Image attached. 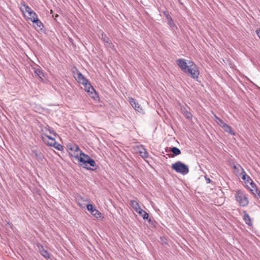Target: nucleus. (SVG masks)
I'll use <instances>...</instances> for the list:
<instances>
[{"instance_id":"f03ea898","label":"nucleus","mask_w":260,"mask_h":260,"mask_svg":"<svg viewBox=\"0 0 260 260\" xmlns=\"http://www.w3.org/2000/svg\"><path fill=\"white\" fill-rule=\"evenodd\" d=\"M72 156L75 157L80 162V165L87 170H95L96 169V165L94 160L89 155L85 154L82 151L78 153L71 154Z\"/></svg>"},{"instance_id":"6ab92c4d","label":"nucleus","mask_w":260,"mask_h":260,"mask_svg":"<svg viewBox=\"0 0 260 260\" xmlns=\"http://www.w3.org/2000/svg\"><path fill=\"white\" fill-rule=\"evenodd\" d=\"M131 205L136 212L141 208L139 203L135 200L131 201Z\"/></svg>"},{"instance_id":"cd10ccee","label":"nucleus","mask_w":260,"mask_h":260,"mask_svg":"<svg viewBox=\"0 0 260 260\" xmlns=\"http://www.w3.org/2000/svg\"><path fill=\"white\" fill-rule=\"evenodd\" d=\"M164 14L166 15V18L168 20V21H169V20H171L172 19V18L171 17V16L169 15V14L166 13V12H164Z\"/></svg>"},{"instance_id":"b1692460","label":"nucleus","mask_w":260,"mask_h":260,"mask_svg":"<svg viewBox=\"0 0 260 260\" xmlns=\"http://www.w3.org/2000/svg\"><path fill=\"white\" fill-rule=\"evenodd\" d=\"M216 118V121L218 123V125H219L222 128L223 127V125H225L226 123L224 122V121L219 118V117L215 116Z\"/></svg>"},{"instance_id":"4468645a","label":"nucleus","mask_w":260,"mask_h":260,"mask_svg":"<svg viewBox=\"0 0 260 260\" xmlns=\"http://www.w3.org/2000/svg\"><path fill=\"white\" fill-rule=\"evenodd\" d=\"M68 148L71 151L69 152L71 156H72L71 154H74V153L77 154L78 152H80V151H81L79 147L75 144L68 145Z\"/></svg>"},{"instance_id":"bb28decb","label":"nucleus","mask_w":260,"mask_h":260,"mask_svg":"<svg viewBox=\"0 0 260 260\" xmlns=\"http://www.w3.org/2000/svg\"><path fill=\"white\" fill-rule=\"evenodd\" d=\"M168 24L170 25L171 27H174L175 26V24L173 21V19L168 21Z\"/></svg>"},{"instance_id":"a878e982","label":"nucleus","mask_w":260,"mask_h":260,"mask_svg":"<svg viewBox=\"0 0 260 260\" xmlns=\"http://www.w3.org/2000/svg\"><path fill=\"white\" fill-rule=\"evenodd\" d=\"M141 156L143 158H147L148 157V153L144 149V151L140 152Z\"/></svg>"},{"instance_id":"f3484780","label":"nucleus","mask_w":260,"mask_h":260,"mask_svg":"<svg viewBox=\"0 0 260 260\" xmlns=\"http://www.w3.org/2000/svg\"><path fill=\"white\" fill-rule=\"evenodd\" d=\"M42 131L43 133H46V132L49 133V134L56 136V134L52 128L49 126H44L42 128Z\"/></svg>"},{"instance_id":"7ed1b4c3","label":"nucleus","mask_w":260,"mask_h":260,"mask_svg":"<svg viewBox=\"0 0 260 260\" xmlns=\"http://www.w3.org/2000/svg\"><path fill=\"white\" fill-rule=\"evenodd\" d=\"M76 79L79 83L82 84L84 86L85 90L89 93V96L91 98L94 100H96V99L98 98V96L95 90L91 86L88 80L79 71L77 72Z\"/></svg>"},{"instance_id":"6e6552de","label":"nucleus","mask_w":260,"mask_h":260,"mask_svg":"<svg viewBox=\"0 0 260 260\" xmlns=\"http://www.w3.org/2000/svg\"><path fill=\"white\" fill-rule=\"evenodd\" d=\"M181 110L182 113L184 115V116L186 118H187L188 119H191V118L192 117V115L191 113V112L190 111V109L188 107H187L186 105L183 106L181 107Z\"/></svg>"},{"instance_id":"a211bd4d","label":"nucleus","mask_w":260,"mask_h":260,"mask_svg":"<svg viewBox=\"0 0 260 260\" xmlns=\"http://www.w3.org/2000/svg\"><path fill=\"white\" fill-rule=\"evenodd\" d=\"M223 130L226 133L231 134L232 135H235V133L233 131L231 126L228 124L223 125V127H222Z\"/></svg>"},{"instance_id":"2eb2a0df","label":"nucleus","mask_w":260,"mask_h":260,"mask_svg":"<svg viewBox=\"0 0 260 260\" xmlns=\"http://www.w3.org/2000/svg\"><path fill=\"white\" fill-rule=\"evenodd\" d=\"M137 213H138L140 215L142 216L144 219H147L149 222H151V219L149 218V214L141 208L138 210Z\"/></svg>"},{"instance_id":"ddd939ff","label":"nucleus","mask_w":260,"mask_h":260,"mask_svg":"<svg viewBox=\"0 0 260 260\" xmlns=\"http://www.w3.org/2000/svg\"><path fill=\"white\" fill-rule=\"evenodd\" d=\"M243 219L245 223L249 226H252L253 225L252 221L251 218L250 217L248 214L247 213L246 211H244L243 212Z\"/></svg>"},{"instance_id":"9b49d317","label":"nucleus","mask_w":260,"mask_h":260,"mask_svg":"<svg viewBox=\"0 0 260 260\" xmlns=\"http://www.w3.org/2000/svg\"><path fill=\"white\" fill-rule=\"evenodd\" d=\"M38 247L41 254L44 256L45 258L47 259H49L50 258V255L49 253L47 250L44 249V247L41 245H38Z\"/></svg>"},{"instance_id":"393cba45","label":"nucleus","mask_w":260,"mask_h":260,"mask_svg":"<svg viewBox=\"0 0 260 260\" xmlns=\"http://www.w3.org/2000/svg\"><path fill=\"white\" fill-rule=\"evenodd\" d=\"M52 146H54L56 149H57L58 150H61V149H63V146L57 143L56 142V141L53 142Z\"/></svg>"},{"instance_id":"0eeeda50","label":"nucleus","mask_w":260,"mask_h":260,"mask_svg":"<svg viewBox=\"0 0 260 260\" xmlns=\"http://www.w3.org/2000/svg\"><path fill=\"white\" fill-rule=\"evenodd\" d=\"M42 139L44 142L49 146H52L53 142L55 141V138L48 136L46 133L42 134Z\"/></svg>"},{"instance_id":"aec40b11","label":"nucleus","mask_w":260,"mask_h":260,"mask_svg":"<svg viewBox=\"0 0 260 260\" xmlns=\"http://www.w3.org/2000/svg\"><path fill=\"white\" fill-rule=\"evenodd\" d=\"M35 73L40 79H41L42 81L43 80V78L45 77V74L41 69L39 68L36 69L35 70Z\"/></svg>"},{"instance_id":"412c9836","label":"nucleus","mask_w":260,"mask_h":260,"mask_svg":"<svg viewBox=\"0 0 260 260\" xmlns=\"http://www.w3.org/2000/svg\"><path fill=\"white\" fill-rule=\"evenodd\" d=\"M28 15V16H27V19L30 20L31 21H33L34 18V19H38V18L37 14L32 10L30 12H29Z\"/></svg>"},{"instance_id":"f257e3e1","label":"nucleus","mask_w":260,"mask_h":260,"mask_svg":"<svg viewBox=\"0 0 260 260\" xmlns=\"http://www.w3.org/2000/svg\"><path fill=\"white\" fill-rule=\"evenodd\" d=\"M177 64L181 70L189 77L194 79L198 78L200 72L197 65L192 61H188L184 58L178 59L176 60Z\"/></svg>"},{"instance_id":"dca6fc26","label":"nucleus","mask_w":260,"mask_h":260,"mask_svg":"<svg viewBox=\"0 0 260 260\" xmlns=\"http://www.w3.org/2000/svg\"><path fill=\"white\" fill-rule=\"evenodd\" d=\"M21 11L24 13H27L28 14H29V12H30L32 10L31 8L27 5H26L24 3H21V7H20Z\"/></svg>"},{"instance_id":"7c9ffc66","label":"nucleus","mask_w":260,"mask_h":260,"mask_svg":"<svg viewBox=\"0 0 260 260\" xmlns=\"http://www.w3.org/2000/svg\"><path fill=\"white\" fill-rule=\"evenodd\" d=\"M205 179H206V182L207 183H210L211 182V180L209 178H207V177H205Z\"/></svg>"},{"instance_id":"5701e85b","label":"nucleus","mask_w":260,"mask_h":260,"mask_svg":"<svg viewBox=\"0 0 260 260\" xmlns=\"http://www.w3.org/2000/svg\"><path fill=\"white\" fill-rule=\"evenodd\" d=\"M171 151L175 155H178L181 154V151L180 150L175 147H172L171 148Z\"/></svg>"},{"instance_id":"9d476101","label":"nucleus","mask_w":260,"mask_h":260,"mask_svg":"<svg viewBox=\"0 0 260 260\" xmlns=\"http://www.w3.org/2000/svg\"><path fill=\"white\" fill-rule=\"evenodd\" d=\"M129 102L132 106L138 112L141 113L143 112V109L141 107L140 104L138 103L135 99L133 98H131L129 99Z\"/></svg>"},{"instance_id":"39448f33","label":"nucleus","mask_w":260,"mask_h":260,"mask_svg":"<svg viewBox=\"0 0 260 260\" xmlns=\"http://www.w3.org/2000/svg\"><path fill=\"white\" fill-rule=\"evenodd\" d=\"M235 198L236 201L241 206H246L249 203L248 198L246 194L241 190H238L236 191Z\"/></svg>"},{"instance_id":"423d86ee","label":"nucleus","mask_w":260,"mask_h":260,"mask_svg":"<svg viewBox=\"0 0 260 260\" xmlns=\"http://www.w3.org/2000/svg\"><path fill=\"white\" fill-rule=\"evenodd\" d=\"M242 179L246 182H249V181H250V185H251V187L253 188V189H250L251 191L252 192L253 194H254L255 196L257 195L258 197L260 198V191L258 190V189L255 188V184L252 181V180L250 178V177L248 176H247L246 175H243L242 176Z\"/></svg>"},{"instance_id":"c756f323","label":"nucleus","mask_w":260,"mask_h":260,"mask_svg":"<svg viewBox=\"0 0 260 260\" xmlns=\"http://www.w3.org/2000/svg\"><path fill=\"white\" fill-rule=\"evenodd\" d=\"M256 33L260 39V28L256 30Z\"/></svg>"},{"instance_id":"20e7f679","label":"nucleus","mask_w":260,"mask_h":260,"mask_svg":"<svg viewBox=\"0 0 260 260\" xmlns=\"http://www.w3.org/2000/svg\"><path fill=\"white\" fill-rule=\"evenodd\" d=\"M172 168L177 173L184 175L188 174L189 172V168L188 166L180 161H178L175 163L173 164L172 165Z\"/></svg>"},{"instance_id":"1a4fd4ad","label":"nucleus","mask_w":260,"mask_h":260,"mask_svg":"<svg viewBox=\"0 0 260 260\" xmlns=\"http://www.w3.org/2000/svg\"><path fill=\"white\" fill-rule=\"evenodd\" d=\"M87 209L95 217L98 218L101 216V213L95 207H94L92 205H87Z\"/></svg>"},{"instance_id":"f8f14e48","label":"nucleus","mask_w":260,"mask_h":260,"mask_svg":"<svg viewBox=\"0 0 260 260\" xmlns=\"http://www.w3.org/2000/svg\"><path fill=\"white\" fill-rule=\"evenodd\" d=\"M34 24V27L35 29L38 30H41L43 29V28L44 27L43 24L42 22L39 20V19H33V21H32Z\"/></svg>"},{"instance_id":"4be33fe9","label":"nucleus","mask_w":260,"mask_h":260,"mask_svg":"<svg viewBox=\"0 0 260 260\" xmlns=\"http://www.w3.org/2000/svg\"><path fill=\"white\" fill-rule=\"evenodd\" d=\"M101 39L106 45L109 46L111 45V43L109 42V39L105 34H102Z\"/></svg>"},{"instance_id":"c85d7f7f","label":"nucleus","mask_w":260,"mask_h":260,"mask_svg":"<svg viewBox=\"0 0 260 260\" xmlns=\"http://www.w3.org/2000/svg\"><path fill=\"white\" fill-rule=\"evenodd\" d=\"M36 155L37 157V158H39V159H42V158L43 157L42 154L41 153H40L39 154L36 153Z\"/></svg>"}]
</instances>
